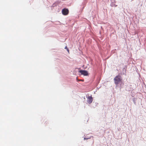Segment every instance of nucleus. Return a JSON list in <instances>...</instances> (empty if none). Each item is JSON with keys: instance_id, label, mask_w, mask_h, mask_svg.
<instances>
[{"instance_id": "f257e3e1", "label": "nucleus", "mask_w": 146, "mask_h": 146, "mask_svg": "<svg viewBox=\"0 0 146 146\" xmlns=\"http://www.w3.org/2000/svg\"><path fill=\"white\" fill-rule=\"evenodd\" d=\"M114 80L115 84L117 85L119 83L122 82V78L119 75L116 76L114 78Z\"/></svg>"}, {"instance_id": "f03ea898", "label": "nucleus", "mask_w": 146, "mask_h": 146, "mask_svg": "<svg viewBox=\"0 0 146 146\" xmlns=\"http://www.w3.org/2000/svg\"><path fill=\"white\" fill-rule=\"evenodd\" d=\"M62 13L64 15H67L69 13V10L67 9H64L62 10Z\"/></svg>"}, {"instance_id": "7ed1b4c3", "label": "nucleus", "mask_w": 146, "mask_h": 146, "mask_svg": "<svg viewBox=\"0 0 146 146\" xmlns=\"http://www.w3.org/2000/svg\"><path fill=\"white\" fill-rule=\"evenodd\" d=\"M79 72L82 75L84 76H87L88 75V72L85 70H80L79 71Z\"/></svg>"}, {"instance_id": "20e7f679", "label": "nucleus", "mask_w": 146, "mask_h": 146, "mask_svg": "<svg viewBox=\"0 0 146 146\" xmlns=\"http://www.w3.org/2000/svg\"><path fill=\"white\" fill-rule=\"evenodd\" d=\"M93 101V98L91 96H88L87 99V102L89 104H91Z\"/></svg>"}, {"instance_id": "39448f33", "label": "nucleus", "mask_w": 146, "mask_h": 146, "mask_svg": "<svg viewBox=\"0 0 146 146\" xmlns=\"http://www.w3.org/2000/svg\"><path fill=\"white\" fill-rule=\"evenodd\" d=\"M79 81H84V80H79Z\"/></svg>"}, {"instance_id": "423d86ee", "label": "nucleus", "mask_w": 146, "mask_h": 146, "mask_svg": "<svg viewBox=\"0 0 146 146\" xmlns=\"http://www.w3.org/2000/svg\"><path fill=\"white\" fill-rule=\"evenodd\" d=\"M88 139V138H86H86H84V139Z\"/></svg>"}, {"instance_id": "0eeeda50", "label": "nucleus", "mask_w": 146, "mask_h": 146, "mask_svg": "<svg viewBox=\"0 0 146 146\" xmlns=\"http://www.w3.org/2000/svg\"><path fill=\"white\" fill-rule=\"evenodd\" d=\"M67 50H68V52H69V50L68 49H67Z\"/></svg>"}, {"instance_id": "6e6552de", "label": "nucleus", "mask_w": 146, "mask_h": 146, "mask_svg": "<svg viewBox=\"0 0 146 146\" xmlns=\"http://www.w3.org/2000/svg\"><path fill=\"white\" fill-rule=\"evenodd\" d=\"M65 49H67V47H66H66H65Z\"/></svg>"}]
</instances>
